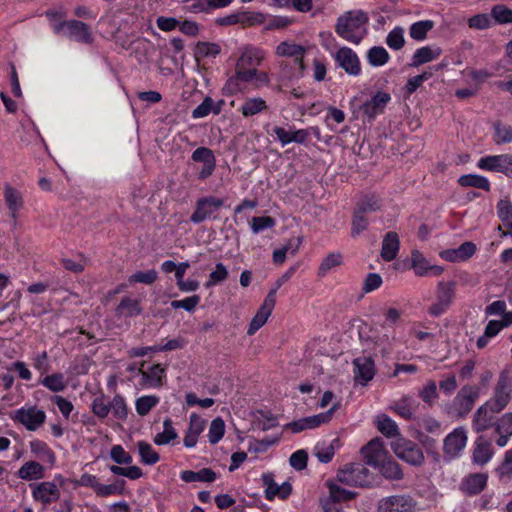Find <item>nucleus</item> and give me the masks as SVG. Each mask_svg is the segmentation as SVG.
<instances>
[{
	"label": "nucleus",
	"mask_w": 512,
	"mask_h": 512,
	"mask_svg": "<svg viewBox=\"0 0 512 512\" xmlns=\"http://www.w3.org/2000/svg\"><path fill=\"white\" fill-rule=\"evenodd\" d=\"M225 422L222 418L218 417L212 420L209 428L208 438L211 444L218 443L224 436Z\"/></svg>",
	"instance_id": "3c124183"
},
{
	"label": "nucleus",
	"mask_w": 512,
	"mask_h": 512,
	"mask_svg": "<svg viewBox=\"0 0 512 512\" xmlns=\"http://www.w3.org/2000/svg\"><path fill=\"white\" fill-rule=\"evenodd\" d=\"M110 404V410L112 411L113 415L121 420H124L127 418L128 415V408L125 403L124 398L117 394L114 396L113 400L109 402Z\"/></svg>",
	"instance_id": "4d7b16f0"
},
{
	"label": "nucleus",
	"mask_w": 512,
	"mask_h": 512,
	"mask_svg": "<svg viewBox=\"0 0 512 512\" xmlns=\"http://www.w3.org/2000/svg\"><path fill=\"white\" fill-rule=\"evenodd\" d=\"M191 159L194 162L203 163L202 169L198 173L200 180L209 178L216 168V158L214 152L207 147H199L193 151Z\"/></svg>",
	"instance_id": "2eb2a0df"
},
{
	"label": "nucleus",
	"mask_w": 512,
	"mask_h": 512,
	"mask_svg": "<svg viewBox=\"0 0 512 512\" xmlns=\"http://www.w3.org/2000/svg\"><path fill=\"white\" fill-rule=\"evenodd\" d=\"M391 448L398 458L410 465L421 466L424 463L422 449L410 440L398 438L392 442Z\"/></svg>",
	"instance_id": "423d86ee"
},
{
	"label": "nucleus",
	"mask_w": 512,
	"mask_h": 512,
	"mask_svg": "<svg viewBox=\"0 0 512 512\" xmlns=\"http://www.w3.org/2000/svg\"><path fill=\"white\" fill-rule=\"evenodd\" d=\"M92 411L99 418H105L110 412V404L106 401L105 396L96 397L92 402Z\"/></svg>",
	"instance_id": "338daca9"
},
{
	"label": "nucleus",
	"mask_w": 512,
	"mask_h": 512,
	"mask_svg": "<svg viewBox=\"0 0 512 512\" xmlns=\"http://www.w3.org/2000/svg\"><path fill=\"white\" fill-rule=\"evenodd\" d=\"M55 31L70 40L91 44L93 41L90 27L79 20L62 21L55 26Z\"/></svg>",
	"instance_id": "39448f33"
},
{
	"label": "nucleus",
	"mask_w": 512,
	"mask_h": 512,
	"mask_svg": "<svg viewBox=\"0 0 512 512\" xmlns=\"http://www.w3.org/2000/svg\"><path fill=\"white\" fill-rule=\"evenodd\" d=\"M391 100L390 94L383 91H378L370 100L366 101L361 109L363 114L368 118L373 119L376 115L383 112L385 106Z\"/></svg>",
	"instance_id": "412c9836"
},
{
	"label": "nucleus",
	"mask_w": 512,
	"mask_h": 512,
	"mask_svg": "<svg viewBox=\"0 0 512 512\" xmlns=\"http://www.w3.org/2000/svg\"><path fill=\"white\" fill-rule=\"evenodd\" d=\"M158 273L155 270H148L145 272L138 271L134 274H132L128 281L130 284L134 283H143L146 285H150L154 283L157 280Z\"/></svg>",
	"instance_id": "052dcab7"
},
{
	"label": "nucleus",
	"mask_w": 512,
	"mask_h": 512,
	"mask_svg": "<svg viewBox=\"0 0 512 512\" xmlns=\"http://www.w3.org/2000/svg\"><path fill=\"white\" fill-rule=\"evenodd\" d=\"M30 486L33 487L32 494L34 499L45 505L58 500L60 497L59 489L52 482H41Z\"/></svg>",
	"instance_id": "4be33fe9"
},
{
	"label": "nucleus",
	"mask_w": 512,
	"mask_h": 512,
	"mask_svg": "<svg viewBox=\"0 0 512 512\" xmlns=\"http://www.w3.org/2000/svg\"><path fill=\"white\" fill-rule=\"evenodd\" d=\"M343 262L342 254L334 252L328 254L318 268V276L324 277L331 269L340 266Z\"/></svg>",
	"instance_id": "37998d69"
},
{
	"label": "nucleus",
	"mask_w": 512,
	"mask_h": 512,
	"mask_svg": "<svg viewBox=\"0 0 512 512\" xmlns=\"http://www.w3.org/2000/svg\"><path fill=\"white\" fill-rule=\"evenodd\" d=\"M419 397L429 406H432L434 401L438 398L437 385L435 381L429 380L426 385L420 389Z\"/></svg>",
	"instance_id": "bf43d9fd"
},
{
	"label": "nucleus",
	"mask_w": 512,
	"mask_h": 512,
	"mask_svg": "<svg viewBox=\"0 0 512 512\" xmlns=\"http://www.w3.org/2000/svg\"><path fill=\"white\" fill-rule=\"evenodd\" d=\"M138 450L144 464L153 465L159 461V454L153 450L149 443L145 441L138 442Z\"/></svg>",
	"instance_id": "de8ad7c7"
},
{
	"label": "nucleus",
	"mask_w": 512,
	"mask_h": 512,
	"mask_svg": "<svg viewBox=\"0 0 512 512\" xmlns=\"http://www.w3.org/2000/svg\"><path fill=\"white\" fill-rule=\"evenodd\" d=\"M377 468L388 480H401L404 477L400 465L392 459H385Z\"/></svg>",
	"instance_id": "c9c22d12"
},
{
	"label": "nucleus",
	"mask_w": 512,
	"mask_h": 512,
	"mask_svg": "<svg viewBox=\"0 0 512 512\" xmlns=\"http://www.w3.org/2000/svg\"><path fill=\"white\" fill-rule=\"evenodd\" d=\"M158 402V397L153 395L140 397L136 400V411L139 415L145 416Z\"/></svg>",
	"instance_id": "6e6d98bb"
},
{
	"label": "nucleus",
	"mask_w": 512,
	"mask_h": 512,
	"mask_svg": "<svg viewBox=\"0 0 512 512\" xmlns=\"http://www.w3.org/2000/svg\"><path fill=\"white\" fill-rule=\"evenodd\" d=\"M366 464L377 468L385 459L387 451L380 438H374L361 448Z\"/></svg>",
	"instance_id": "dca6fc26"
},
{
	"label": "nucleus",
	"mask_w": 512,
	"mask_h": 512,
	"mask_svg": "<svg viewBox=\"0 0 512 512\" xmlns=\"http://www.w3.org/2000/svg\"><path fill=\"white\" fill-rule=\"evenodd\" d=\"M434 27V22L432 20H424L418 21L411 25L410 27V37L421 41L426 38L427 33Z\"/></svg>",
	"instance_id": "a18cd8bd"
},
{
	"label": "nucleus",
	"mask_w": 512,
	"mask_h": 512,
	"mask_svg": "<svg viewBox=\"0 0 512 512\" xmlns=\"http://www.w3.org/2000/svg\"><path fill=\"white\" fill-rule=\"evenodd\" d=\"M329 497L322 501L323 512H343L341 501L350 500L355 497V493L341 488L334 483H328Z\"/></svg>",
	"instance_id": "f8f14e48"
},
{
	"label": "nucleus",
	"mask_w": 512,
	"mask_h": 512,
	"mask_svg": "<svg viewBox=\"0 0 512 512\" xmlns=\"http://www.w3.org/2000/svg\"><path fill=\"white\" fill-rule=\"evenodd\" d=\"M491 17L496 24H511L512 23V9L503 4L494 5L491 8Z\"/></svg>",
	"instance_id": "c03bdc74"
},
{
	"label": "nucleus",
	"mask_w": 512,
	"mask_h": 512,
	"mask_svg": "<svg viewBox=\"0 0 512 512\" xmlns=\"http://www.w3.org/2000/svg\"><path fill=\"white\" fill-rule=\"evenodd\" d=\"M181 479L184 482H213L216 479V473L210 468H203L200 471L185 470L181 473Z\"/></svg>",
	"instance_id": "473e14b6"
},
{
	"label": "nucleus",
	"mask_w": 512,
	"mask_h": 512,
	"mask_svg": "<svg viewBox=\"0 0 512 512\" xmlns=\"http://www.w3.org/2000/svg\"><path fill=\"white\" fill-rule=\"evenodd\" d=\"M139 373L142 375L143 385L156 388L162 386L165 368L160 364H155L148 371L139 369Z\"/></svg>",
	"instance_id": "c85d7f7f"
},
{
	"label": "nucleus",
	"mask_w": 512,
	"mask_h": 512,
	"mask_svg": "<svg viewBox=\"0 0 512 512\" xmlns=\"http://www.w3.org/2000/svg\"><path fill=\"white\" fill-rule=\"evenodd\" d=\"M163 425H164V431L161 433H158L154 437V443L157 445L168 444L172 440L177 438V433L172 426V421L169 418L164 420Z\"/></svg>",
	"instance_id": "09e8293b"
},
{
	"label": "nucleus",
	"mask_w": 512,
	"mask_h": 512,
	"mask_svg": "<svg viewBox=\"0 0 512 512\" xmlns=\"http://www.w3.org/2000/svg\"><path fill=\"white\" fill-rule=\"evenodd\" d=\"M276 304L275 300V290H270L267 294L263 304L255 314V316L252 318L247 334L253 335L258 331L268 320L269 316L271 315L274 307Z\"/></svg>",
	"instance_id": "4468645a"
},
{
	"label": "nucleus",
	"mask_w": 512,
	"mask_h": 512,
	"mask_svg": "<svg viewBox=\"0 0 512 512\" xmlns=\"http://www.w3.org/2000/svg\"><path fill=\"white\" fill-rule=\"evenodd\" d=\"M335 454V446L318 443L314 448V455L321 463H329Z\"/></svg>",
	"instance_id": "680f3d73"
},
{
	"label": "nucleus",
	"mask_w": 512,
	"mask_h": 512,
	"mask_svg": "<svg viewBox=\"0 0 512 512\" xmlns=\"http://www.w3.org/2000/svg\"><path fill=\"white\" fill-rule=\"evenodd\" d=\"M417 502L409 495H393L379 501L378 512H416Z\"/></svg>",
	"instance_id": "1a4fd4ad"
},
{
	"label": "nucleus",
	"mask_w": 512,
	"mask_h": 512,
	"mask_svg": "<svg viewBox=\"0 0 512 512\" xmlns=\"http://www.w3.org/2000/svg\"><path fill=\"white\" fill-rule=\"evenodd\" d=\"M335 409H336V406H333L331 409H329L325 413H320L318 415H313V416L303 418L304 422H305L306 429H313V428L320 426L321 424L329 422L331 419V415L335 411Z\"/></svg>",
	"instance_id": "5fc2aeb1"
},
{
	"label": "nucleus",
	"mask_w": 512,
	"mask_h": 512,
	"mask_svg": "<svg viewBox=\"0 0 512 512\" xmlns=\"http://www.w3.org/2000/svg\"><path fill=\"white\" fill-rule=\"evenodd\" d=\"M267 109L268 106L263 98L253 97L245 100L240 111L244 117H251Z\"/></svg>",
	"instance_id": "e433bc0d"
},
{
	"label": "nucleus",
	"mask_w": 512,
	"mask_h": 512,
	"mask_svg": "<svg viewBox=\"0 0 512 512\" xmlns=\"http://www.w3.org/2000/svg\"><path fill=\"white\" fill-rule=\"evenodd\" d=\"M262 481L264 486L266 487L265 496L268 500H272L276 496H278L281 499H285L292 492V487L289 482H283L281 485H278L274 481V475L272 473L263 474Z\"/></svg>",
	"instance_id": "6ab92c4d"
},
{
	"label": "nucleus",
	"mask_w": 512,
	"mask_h": 512,
	"mask_svg": "<svg viewBox=\"0 0 512 512\" xmlns=\"http://www.w3.org/2000/svg\"><path fill=\"white\" fill-rule=\"evenodd\" d=\"M458 183L463 187H475L485 191L490 190V183L488 179L480 175H463L458 179Z\"/></svg>",
	"instance_id": "a19ab883"
},
{
	"label": "nucleus",
	"mask_w": 512,
	"mask_h": 512,
	"mask_svg": "<svg viewBox=\"0 0 512 512\" xmlns=\"http://www.w3.org/2000/svg\"><path fill=\"white\" fill-rule=\"evenodd\" d=\"M497 412H492V406L487 402L480 406L473 417V429L479 433L483 432L490 427H495L494 415Z\"/></svg>",
	"instance_id": "aec40b11"
},
{
	"label": "nucleus",
	"mask_w": 512,
	"mask_h": 512,
	"mask_svg": "<svg viewBox=\"0 0 512 512\" xmlns=\"http://www.w3.org/2000/svg\"><path fill=\"white\" fill-rule=\"evenodd\" d=\"M455 288V281H440L438 283L436 289V302L428 309L430 315L438 317L448 310L455 298Z\"/></svg>",
	"instance_id": "0eeeda50"
},
{
	"label": "nucleus",
	"mask_w": 512,
	"mask_h": 512,
	"mask_svg": "<svg viewBox=\"0 0 512 512\" xmlns=\"http://www.w3.org/2000/svg\"><path fill=\"white\" fill-rule=\"evenodd\" d=\"M507 159V154L483 157L479 160L478 167L483 170L506 174Z\"/></svg>",
	"instance_id": "c756f323"
},
{
	"label": "nucleus",
	"mask_w": 512,
	"mask_h": 512,
	"mask_svg": "<svg viewBox=\"0 0 512 512\" xmlns=\"http://www.w3.org/2000/svg\"><path fill=\"white\" fill-rule=\"evenodd\" d=\"M124 486L125 481L121 479H118L113 484L109 485H103L99 483L96 493L101 497H106L113 494H122L124 491Z\"/></svg>",
	"instance_id": "13d9d810"
},
{
	"label": "nucleus",
	"mask_w": 512,
	"mask_h": 512,
	"mask_svg": "<svg viewBox=\"0 0 512 512\" xmlns=\"http://www.w3.org/2000/svg\"><path fill=\"white\" fill-rule=\"evenodd\" d=\"M441 54V49L439 47L431 48L429 46L422 47L417 49L412 57V62L410 66L418 67L422 64L430 62L436 59Z\"/></svg>",
	"instance_id": "2f4dec72"
},
{
	"label": "nucleus",
	"mask_w": 512,
	"mask_h": 512,
	"mask_svg": "<svg viewBox=\"0 0 512 512\" xmlns=\"http://www.w3.org/2000/svg\"><path fill=\"white\" fill-rule=\"evenodd\" d=\"M377 428L388 438L395 437L399 434L396 422L386 414H380L377 416Z\"/></svg>",
	"instance_id": "ea45409f"
},
{
	"label": "nucleus",
	"mask_w": 512,
	"mask_h": 512,
	"mask_svg": "<svg viewBox=\"0 0 512 512\" xmlns=\"http://www.w3.org/2000/svg\"><path fill=\"white\" fill-rule=\"evenodd\" d=\"M411 266L417 276L428 275L429 262L425 257L417 250H414L411 254Z\"/></svg>",
	"instance_id": "8fccbe9b"
},
{
	"label": "nucleus",
	"mask_w": 512,
	"mask_h": 512,
	"mask_svg": "<svg viewBox=\"0 0 512 512\" xmlns=\"http://www.w3.org/2000/svg\"><path fill=\"white\" fill-rule=\"evenodd\" d=\"M224 101L221 100L218 103H214L211 97H205L203 102L198 105L192 112L193 118H203L209 115V113L213 112L214 114H219L222 109Z\"/></svg>",
	"instance_id": "72a5a7b5"
},
{
	"label": "nucleus",
	"mask_w": 512,
	"mask_h": 512,
	"mask_svg": "<svg viewBox=\"0 0 512 512\" xmlns=\"http://www.w3.org/2000/svg\"><path fill=\"white\" fill-rule=\"evenodd\" d=\"M487 484V475L485 473H473L466 476L461 483V490L474 495L480 493Z\"/></svg>",
	"instance_id": "a878e982"
},
{
	"label": "nucleus",
	"mask_w": 512,
	"mask_h": 512,
	"mask_svg": "<svg viewBox=\"0 0 512 512\" xmlns=\"http://www.w3.org/2000/svg\"><path fill=\"white\" fill-rule=\"evenodd\" d=\"M4 198L11 218L16 222L18 212L22 209L24 204L22 194L10 184H5Z\"/></svg>",
	"instance_id": "393cba45"
},
{
	"label": "nucleus",
	"mask_w": 512,
	"mask_h": 512,
	"mask_svg": "<svg viewBox=\"0 0 512 512\" xmlns=\"http://www.w3.org/2000/svg\"><path fill=\"white\" fill-rule=\"evenodd\" d=\"M479 397V387L465 385L457 393L448 410V413L455 417L466 416L474 407Z\"/></svg>",
	"instance_id": "20e7f679"
},
{
	"label": "nucleus",
	"mask_w": 512,
	"mask_h": 512,
	"mask_svg": "<svg viewBox=\"0 0 512 512\" xmlns=\"http://www.w3.org/2000/svg\"><path fill=\"white\" fill-rule=\"evenodd\" d=\"M380 207V200L374 195H369L362 197L356 203L354 210L357 211L358 214H364L366 216L369 213L378 211Z\"/></svg>",
	"instance_id": "58836bf2"
},
{
	"label": "nucleus",
	"mask_w": 512,
	"mask_h": 512,
	"mask_svg": "<svg viewBox=\"0 0 512 512\" xmlns=\"http://www.w3.org/2000/svg\"><path fill=\"white\" fill-rule=\"evenodd\" d=\"M116 312L118 315L132 317L141 314L142 308L140 306L139 300L124 297L117 306Z\"/></svg>",
	"instance_id": "4c0bfd02"
},
{
	"label": "nucleus",
	"mask_w": 512,
	"mask_h": 512,
	"mask_svg": "<svg viewBox=\"0 0 512 512\" xmlns=\"http://www.w3.org/2000/svg\"><path fill=\"white\" fill-rule=\"evenodd\" d=\"M275 224L276 221L271 216H255L251 219V230L258 234L265 229L273 228Z\"/></svg>",
	"instance_id": "864d4df0"
},
{
	"label": "nucleus",
	"mask_w": 512,
	"mask_h": 512,
	"mask_svg": "<svg viewBox=\"0 0 512 512\" xmlns=\"http://www.w3.org/2000/svg\"><path fill=\"white\" fill-rule=\"evenodd\" d=\"M238 81L243 83H252L256 89H259L263 86H268L270 78L266 72L252 68L250 72L242 73L241 78L236 80V82Z\"/></svg>",
	"instance_id": "7c9ffc66"
},
{
	"label": "nucleus",
	"mask_w": 512,
	"mask_h": 512,
	"mask_svg": "<svg viewBox=\"0 0 512 512\" xmlns=\"http://www.w3.org/2000/svg\"><path fill=\"white\" fill-rule=\"evenodd\" d=\"M305 47L289 42H281L277 48L276 53L279 56L295 57V63L299 66V74L302 75L305 69L303 62V55L305 54Z\"/></svg>",
	"instance_id": "b1692460"
},
{
	"label": "nucleus",
	"mask_w": 512,
	"mask_h": 512,
	"mask_svg": "<svg viewBox=\"0 0 512 512\" xmlns=\"http://www.w3.org/2000/svg\"><path fill=\"white\" fill-rule=\"evenodd\" d=\"M367 59L372 66H383L388 62L389 54L385 48L374 46L369 49Z\"/></svg>",
	"instance_id": "49530a36"
},
{
	"label": "nucleus",
	"mask_w": 512,
	"mask_h": 512,
	"mask_svg": "<svg viewBox=\"0 0 512 512\" xmlns=\"http://www.w3.org/2000/svg\"><path fill=\"white\" fill-rule=\"evenodd\" d=\"M368 16L362 10H352L341 15L335 26L336 33L343 39L359 44L366 34Z\"/></svg>",
	"instance_id": "f257e3e1"
},
{
	"label": "nucleus",
	"mask_w": 512,
	"mask_h": 512,
	"mask_svg": "<svg viewBox=\"0 0 512 512\" xmlns=\"http://www.w3.org/2000/svg\"><path fill=\"white\" fill-rule=\"evenodd\" d=\"M476 252V245L467 241L462 243L458 248L447 249L440 253V256L450 262H461L471 258Z\"/></svg>",
	"instance_id": "5701e85b"
},
{
	"label": "nucleus",
	"mask_w": 512,
	"mask_h": 512,
	"mask_svg": "<svg viewBox=\"0 0 512 512\" xmlns=\"http://www.w3.org/2000/svg\"><path fill=\"white\" fill-rule=\"evenodd\" d=\"M41 384L52 392H61L66 388L67 381L63 374L54 373L43 378Z\"/></svg>",
	"instance_id": "79ce46f5"
},
{
	"label": "nucleus",
	"mask_w": 512,
	"mask_h": 512,
	"mask_svg": "<svg viewBox=\"0 0 512 512\" xmlns=\"http://www.w3.org/2000/svg\"><path fill=\"white\" fill-rule=\"evenodd\" d=\"M18 476L24 480H38L44 476V467L35 461H28L21 466Z\"/></svg>",
	"instance_id": "f704fd0d"
},
{
	"label": "nucleus",
	"mask_w": 512,
	"mask_h": 512,
	"mask_svg": "<svg viewBox=\"0 0 512 512\" xmlns=\"http://www.w3.org/2000/svg\"><path fill=\"white\" fill-rule=\"evenodd\" d=\"M468 26L472 29L484 30L493 25L491 14H476L468 19Z\"/></svg>",
	"instance_id": "603ef678"
},
{
	"label": "nucleus",
	"mask_w": 512,
	"mask_h": 512,
	"mask_svg": "<svg viewBox=\"0 0 512 512\" xmlns=\"http://www.w3.org/2000/svg\"><path fill=\"white\" fill-rule=\"evenodd\" d=\"M494 127H495V142L497 144L510 143L512 141V127L511 126L496 123Z\"/></svg>",
	"instance_id": "774afa93"
},
{
	"label": "nucleus",
	"mask_w": 512,
	"mask_h": 512,
	"mask_svg": "<svg viewBox=\"0 0 512 512\" xmlns=\"http://www.w3.org/2000/svg\"><path fill=\"white\" fill-rule=\"evenodd\" d=\"M351 225V236L356 237L368 228L369 221L367 216L358 214L357 211L354 210Z\"/></svg>",
	"instance_id": "e2e57ef3"
},
{
	"label": "nucleus",
	"mask_w": 512,
	"mask_h": 512,
	"mask_svg": "<svg viewBox=\"0 0 512 512\" xmlns=\"http://www.w3.org/2000/svg\"><path fill=\"white\" fill-rule=\"evenodd\" d=\"M337 64L352 76L360 74L361 67L357 54L348 47L340 48L335 54Z\"/></svg>",
	"instance_id": "f3484780"
},
{
	"label": "nucleus",
	"mask_w": 512,
	"mask_h": 512,
	"mask_svg": "<svg viewBox=\"0 0 512 512\" xmlns=\"http://www.w3.org/2000/svg\"><path fill=\"white\" fill-rule=\"evenodd\" d=\"M468 436L465 428H455L443 441V454L446 460H453L460 456L467 444Z\"/></svg>",
	"instance_id": "6e6552de"
},
{
	"label": "nucleus",
	"mask_w": 512,
	"mask_h": 512,
	"mask_svg": "<svg viewBox=\"0 0 512 512\" xmlns=\"http://www.w3.org/2000/svg\"><path fill=\"white\" fill-rule=\"evenodd\" d=\"M399 416L406 420L413 418L412 400L408 397L402 398L391 407Z\"/></svg>",
	"instance_id": "0e129e2a"
},
{
	"label": "nucleus",
	"mask_w": 512,
	"mask_h": 512,
	"mask_svg": "<svg viewBox=\"0 0 512 512\" xmlns=\"http://www.w3.org/2000/svg\"><path fill=\"white\" fill-rule=\"evenodd\" d=\"M354 379L361 385H366L375 375L374 361L371 357L361 356L353 361Z\"/></svg>",
	"instance_id": "a211bd4d"
},
{
	"label": "nucleus",
	"mask_w": 512,
	"mask_h": 512,
	"mask_svg": "<svg viewBox=\"0 0 512 512\" xmlns=\"http://www.w3.org/2000/svg\"><path fill=\"white\" fill-rule=\"evenodd\" d=\"M400 247V241L396 232L390 231L386 233L382 242L381 257L390 262L397 257Z\"/></svg>",
	"instance_id": "bb28decb"
},
{
	"label": "nucleus",
	"mask_w": 512,
	"mask_h": 512,
	"mask_svg": "<svg viewBox=\"0 0 512 512\" xmlns=\"http://www.w3.org/2000/svg\"><path fill=\"white\" fill-rule=\"evenodd\" d=\"M403 34L404 30L401 27L394 28L387 36V45L395 50L401 49L405 44Z\"/></svg>",
	"instance_id": "69168bd1"
},
{
	"label": "nucleus",
	"mask_w": 512,
	"mask_h": 512,
	"mask_svg": "<svg viewBox=\"0 0 512 512\" xmlns=\"http://www.w3.org/2000/svg\"><path fill=\"white\" fill-rule=\"evenodd\" d=\"M337 479L350 486L367 487L373 483V475L363 463L345 464L338 470Z\"/></svg>",
	"instance_id": "f03ea898"
},
{
	"label": "nucleus",
	"mask_w": 512,
	"mask_h": 512,
	"mask_svg": "<svg viewBox=\"0 0 512 512\" xmlns=\"http://www.w3.org/2000/svg\"><path fill=\"white\" fill-rule=\"evenodd\" d=\"M512 385L506 372H502L498 378L494 396L487 401L492 406V412H501L510 402Z\"/></svg>",
	"instance_id": "9d476101"
},
{
	"label": "nucleus",
	"mask_w": 512,
	"mask_h": 512,
	"mask_svg": "<svg viewBox=\"0 0 512 512\" xmlns=\"http://www.w3.org/2000/svg\"><path fill=\"white\" fill-rule=\"evenodd\" d=\"M14 419L24 425L27 430L35 431L44 424L46 414L43 410L32 406L16 410Z\"/></svg>",
	"instance_id": "ddd939ff"
},
{
	"label": "nucleus",
	"mask_w": 512,
	"mask_h": 512,
	"mask_svg": "<svg viewBox=\"0 0 512 512\" xmlns=\"http://www.w3.org/2000/svg\"><path fill=\"white\" fill-rule=\"evenodd\" d=\"M264 58L265 53L260 48L250 45L243 47L235 65V75L228 80V83L233 84L237 79L241 78L242 73L250 72L252 68L261 65Z\"/></svg>",
	"instance_id": "7ed1b4c3"
},
{
	"label": "nucleus",
	"mask_w": 512,
	"mask_h": 512,
	"mask_svg": "<svg viewBox=\"0 0 512 512\" xmlns=\"http://www.w3.org/2000/svg\"><path fill=\"white\" fill-rule=\"evenodd\" d=\"M224 205L223 199L214 196L199 198L195 204V211L190 217V221L199 224L210 218L211 215Z\"/></svg>",
	"instance_id": "9b49d317"
},
{
	"label": "nucleus",
	"mask_w": 512,
	"mask_h": 512,
	"mask_svg": "<svg viewBox=\"0 0 512 512\" xmlns=\"http://www.w3.org/2000/svg\"><path fill=\"white\" fill-rule=\"evenodd\" d=\"M493 455V449L491 443L480 436L475 442V448L473 451V461L478 465L486 464Z\"/></svg>",
	"instance_id": "cd10ccee"
}]
</instances>
